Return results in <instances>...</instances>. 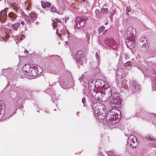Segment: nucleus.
<instances>
[{"instance_id":"21","label":"nucleus","mask_w":156,"mask_h":156,"mask_svg":"<svg viewBox=\"0 0 156 156\" xmlns=\"http://www.w3.org/2000/svg\"><path fill=\"white\" fill-rule=\"evenodd\" d=\"M96 85L91 86L90 87H88V93L89 94H91L92 95L96 91L95 89Z\"/></svg>"},{"instance_id":"13","label":"nucleus","mask_w":156,"mask_h":156,"mask_svg":"<svg viewBox=\"0 0 156 156\" xmlns=\"http://www.w3.org/2000/svg\"><path fill=\"white\" fill-rule=\"evenodd\" d=\"M128 139L131 140L132 142H131L130 145L133 148L136 147V144H135L136 143L135 140L136 141V138L133 136H130L128 138Z\"/></svg>"},{"instance_id":"54","label":"nucleus","mask_w":156,"mask_h":156,"mask_svg":"<svg viewBox=\"0 0 156 156\" xmlns=\"http://www.w3.org/2000/svg\"><path fill=\"white\" fill-rule=\"evenodd\" d=\"M80 113V112H76V115L79 116V114Z\"/></svg>"},{"instance_id":"16","label":"nucleus","mask_w":156,"mask_h":156,"mask_svg":"<svg viewBox=\"0 0 156 156\" xmlns=\"http://www.w3.org/2000/svg\"><path fill=\"white\" fill-rule=\"evenodd\" d=\"M41 3L42 7L45 9L46 8L50 7L51 6V3L48 2H45L42 1H41Z\"/></svg>"},{"instance_id":"7","label":"nucleus","mask_w":156,"mask_h":156,"mask_svg":"<svg viewBox=\"0 0 156 156\" xmlns=\"http://www.w3.org/2000/svg\"><path fill=\"white\" fill-rule=\"evenodd\" d=\"M42 70V68L40 66H38L37 67H35L34 69L31 68L30 72L28 75L30 76H35L41 74Z\"/></svg>"},{"instance_id":"2","label":"nucleus","mask_w":156,"mask_h":156,"mask_svg":"<svg viewBox=\"0 0 156 156\" xmlns=\"http://www.w3.org/2000/svg\"><path fill=\"white\" fill-rule=\"evenodd\" d=\"M108 91L107 96L108 99L110 98V105L112 108H119L121 105L120 97L118 94L112 93L111 90L110 89Z\"/></svg>"},{"instance_id":"28","label":"nucleus","mask_w":156,"mask_h":156,"mask_svg":"<svg viewBox=\"0 0 156 156\" xmlns=\"http://www.w3.org/2000/svg\"><path fill=\"white\" fill-rule=\"evenodd\" d=\"M30 16L31 18H32L35 20L37 17V15H36L35 13L32 12L30 13Z\"/></svg>"},{"instance_id":"14","label":"nucleus","mask_w":156,"mask_h":156,"mask_svg":"<svg viewBox=\"0 0 156 156\" xmlns=\"http://www.w3.org/2000/svg\"><path fill=\"white\" fill-rule=\"evenodd\" d=\"M5 104L3 101H0V115H1L2 116L5 112Z\"/></svg>"},{"instance_id":"38","label":"nucleus","mask_w":156,"mask_h":156,"mask_svg":"<svg viewBox=\"0 0 156 156\" xmlns=\"http://www.w3.org/2000/svg\"><path fill=\"white\" fill-rule=\"evenodd\" d=\"M85 77L84 75L82 74L81 76L79 78V80L80 81L82 82L83 81V79Z\"/></svg>"},{"instance_id":"31","label":"nucleus","mask_w":156,"mask_h":156,"mask_svg":"<svg viewBox=\"0 0 156 156\" xmlns=\"http://www.w3.org/2000/svg\"><path fill=\"white\" fill-rule=\"evenodd\" d=\"M151 72L153 76H151V75H150V76L149 77L151 78V79L153 80L152 78V77H155V78L156 77V75H155V71L154 69H152L151 70Z\"/></svg>"},{"instance_id":"9","label":"nucleus","mask_w":156,"mask_h":156,"mask_svg":"<svg viewBox=\"0 0 156 156\" xmlns=\"http://www.w3.org/2000/svg\"><path fill=\"white\" fill-rule=\"evenodd\" d=\"M84 54L83 52L81 50H79L77 52L76 55V61H81V60L84 58Z\"/></svg>"},{"instance_id":"15","label":"nucleus","mask_w":156,"mask_h":156,"mask_svg":"<svg viewBox=\"0 0 156 156\" xmlns=\"http://www.w3.org/2000/svg\"><path fill=\"white\" fill-rule=\"evenodd\" d=\"M128 41L126 42L127 47L130 49L132 48L135 46V40H133V41L130 40H128Z\"/></svg>"},{"instance_id":"48","label":"nucleus","mask_w":156,"mask_h":156,"mask_svg":"<svg viewBox=\"0 0 156 156\" xmlns=\"http://www.w3.org/2000/svg\"><path fill=\"white\" fill-rule=\"evenodd\" d=\"M55 20H56V22H59L60 23H61V22L60 20H58L57 18H55Z\"/></svg>"},{"instance_id":"19","label":"nucleus","mask_w":156,"mask_h":156,"mask_svg":"<svg viewBox=\"0 0 156 156\" xmlns=\"http://www.w3.org/2000/svg\"><path fill=\"white\" fill-rule=\"evenodd\" d=\"M131 30H133V28L130 27L128 28L126 30V33L127 35V38L128 37H131L133 36L134 35H133V33H132L133 32H132Z\"/></svg>"},{"instance_id":"27","label":"nucleus","mask_w":156,"mask_h":156,"mask_svg":"<svg viewBox=\"0 0 156 156\" xmlns=\"http://www.w3.org/2000/svg\"><path fill=\"white\" fill-rule=\"evenodd\" d=\"M105 28V27L103 26L99 27L98 29V33L100 34L102 33L104 30Z\"/></svg>"},{"instance_id":"52","label":"nucleus","mask_w":156,"mask_h":156,"mask_svg":"<svg viewBox=\"0 0 156 156\" xmlns=\"http://www.w3.org/2000/svg\"><path fill=\"white\" fill-rule=\"evenodd\" d=\"M24 53H28V51L27 50H26V49H25L24 50Z\"/></svg>"},{"instance_id":"5","label":"nucleus","mask_w":156,"mask_h":156,"mask_svg":"<svg viewBox=\"0 0 156 156\" xmlns=\"http://www.w3.org/2000/svg\"><path fill=\"white\" fill-rule=\"evenodd\" d=\"M108 91H106L104 93H103L102 91L96 90L95 92L92 95L94 98L95 99L100 100L104 96L106 97L108 95Z\"/></svg>"},{"instance_id":"60","label":"nucleus","mask_w":156,"mask_h":156,"mask_svg":"<svg viewBox=\"0 0 156 156\" xmlns=\"http://www.w3.org/2000/svg\"><path fill=\"white\" fill-rule=\"evenodd\" d=\"M67 19H66L65 20V22L66 23V20Z\"/></svg>"},{"instance_id":"37","label":"nucleus","mask_w":156,"mask_h":156,"mask_svg":"<svg viewBox=\"0 0 156 156\" xmlns=\"http://www.w3.org/2000/svg\"><path fill=\"white\" fill-rule=\"evenodd\" d=\"M66 32L68 35V36H67L68 38H71L72 37V34H70L69 32L67 29H66Z\"/></svg>"},{"instance_id":"29","label":"nucleus","mask_w":156,"mask_h":156,"mask_svg":"<svg viewBox=\"0 0 156 156\" xmlns=\"http://www.w3.org/2000/svg\"><path fill=\"white\" fill-rule=\"evenodd\" d=\"M143 115H144V117L145 118L148 119V115H154V114L153 113H148L147 112H144L143 113Z\"/></svg>"},{"instance_id":"35","label":"nucleus","mask_w":156,"mask_h":156,"mask_svg":"<svg viewBox=\"0 0 156 156\" xmlns=\"http://www.w3.org/2000/svg\"><path fill=\"white\" fill-rule=\"evenodd\" d=\"M117 44L116 43V44H112V45L110 47H111L113 49H116L117 48Z\"/></svg>"},{"instance_id":"36","label":"nucleus","mask_w":156,"mask_h":156,"mask_svg":"<svg viewBox=\"0 0 156 156\" xmlns=\"http://www.w3.org/2000/svg\"><path fill=\"white\" fill-rule=\"evenodd\" d=\"M20 24L18 23H15V24L13 25V27L14 28H17L20 26Z\"/></svg>"},{"instance_id":"4","label":"nucleus","mask_w":156,"mask_h":156,"mask_svg":"<svg viewBox=\"0 0 156 156\" xmlns=\"http://www.w3.org/2000/svg\"><path fill=\"white\" fill-rule=\"evenodd\" d=\"M88 19L85 16L77 17L76 20V27L78 28H83L85 25L86 20Z\"/></svg>"},{"instance_id":"39","label":"nucleus","mask_w":156,"mask_h":156,"mask_svg":"<svg viewBox=\"0 0 156 156\" xmlns=\"http://www.w3.org/2000/svg\"><path fill=\"white\" fill-rule=\"evenodd\" d=\"M101 11L103 12H105L106 13L108 11V9L107 8H102L101 9Z\"/></svg>"},{"instance_id":"8","label":"nucleus","mask_w":156,"mask_h":156,"mask_svg":"<svg viewBox=\"0 0 156 156\" xmlns=\"http://www.w3.org/2000/svg\"><path fill=\"white\" fill-rule=\"evenodd\" d=\"M94 98L90 99L89 100V103L92 107L93 111H94V110L96 109L98 107H99L98 106L97 101Z\"/></svg>"},{"instance_id":"40","label":"nucleus","mask_w":156,"mask_h":156,"mask_svg":"<svg viewBox=\"0 0 156 156\" xmlns=\"http://www.w3.org/2000/svg\"><path fill=\"white\" fill-rule=\"evenodd\" d=\"M86 37L88 39V40H89L90 38V34L88 33H87L86 34Z\"/></svg>"},{"instance_id":"51","label":"nucleus","mask_w":156,"mask_h":156,"mask_svg":"<svg viewBox=\"0 0 156 156\" xmlns=\"http://www.w3.org/2000/svg\"><path fill=\"white\" fill-rule=\"evenodd\" d=\"M113 16H112L111 15V14H110V18L112 20L113 19Z\"/></svg>"},{"instance_id":"32","label":"nucleus","mask_w":156,"mask_h":156,"mask_svg":"<svg viewBox=\"0 0 156 156\" xmlns=\"http://www.w3.org/2000/svg\"><path fill=\"white\" fill-rule=\"evenodd\" d=\"M108 155L109 156H117V155H115L114 152L112 151H109L108 152Z\"/></svg>"},{"instance_id":"56","label":"nucleus","mask_w":156,"mask_h":156,"mask_svg":"<svg viewBox=\"0 0 156 156\" xmlns=\"http://www.w3.org/2000/svg\"><path fill=\"white\" fill-rule=\"evenodd\" d=\"M127 58H128V56L127 55L126 56L125 55V59H126Z\"/></svg>"},{"instance_id":"64","label":"nucleus","mask_w":156,"mask_h":156,"mask_svg":"<svg viewBox=\"0 0 156 156\" xmlns=\"http://www.w3.org/2000/svg\"><path fill=\"white\" fill-rule=\"evenodd\" d=\"M156 115V116H155V118H156V115Z\"/></svg>"},{"instance_id":"3","label":"nucleus","mask_w":156,"mask_h":156,"mask_svg":"<svg viewBox=\"0 0 156 156\" xmlns=\"http://www.w3.org/2000/svg\"><path fill=\"white\" fill-rule=\"evenodd\" d=\"M101 108V106L98 107L95 110L93 111L94 114V116L98 119H104L105 118L106 112L104 110V108Z\"/></svg>"},{"instance_id":"62","label":"nucleus","mask_w":156,"mask_h":156,"mask_svg":"<svg viewBox=\"0 0 156 156\" xmlns=\"http://www.w3.org/2000/svg\"><path fill=\"white\" fill-rule=\"evenodd\" d=\"M127 13V15H129V14L128 13Z\"/></svg>"},{"instance_id":"45","label":"nucleus","mask_w":156,"mask_h":156,"mask_svg":"<svg viewBox=\"0 0 156 156\" xmlns=\"http://www.w3.org/2000/svg\"><path fill=\"white\" fill-rule=\"evenodd\" d=\"M99 10L98 9H96L95 11V13L96 15H98L99 13Z\"/></svg>"},{"instance_id":"26","label":"nucleus","mask_w":156,"mask_h":156,"mask_svg":"<svg viewBox=\"0 0 156 156\" xmlns=\"http://www.w3.org/2000/svg\"><path fill=\"white\" fill-rule=\"evenodd\" d=\"M154 80H153L152 83V89L153 90H155L156 89V81L155 80V78L154 79Z\"/></svg>"},{"instance_id":"23","label":"nucleus","mask_w":156,"mask_h":156,"mask_svg":"<svg viewBox=\"0 0 156 156\" xmlns=\"http://www.w3.org/2000/svg\"><path fill=\"white\" fill-rule=\"evenodd\" d=\"M145 76H147V77H149L150 75L148 74V68L145 66L143 68V70H141Z\"/></svg>"},{"instance_id":"42","label":"nucleus","mask_w":156,"mask_h":156,"mask_svg":"<svg viewBox=\"0 0 156 156\" xmlns=\"http://www.w3.org/2000/svg\"><path fill=\"white\" fill-rule=\"evenodd\" d=\"M116 12V10H113L111 12V15L112 16H113L114 14H115Z\"/></svg>"},{"instance_id":"12","label":"nucleus","mask_w":156,"mask_h":156,"mask_svg":"<svg viewBox=\"0 0 156 156\" xmlns=\"http://www.w3.org/2000/svg\"><path fill=\"white\" fill-rule=\"evenodd\" d=\"M8 9L6 8L5 9L2 10L0 12V18L3 19L4 20H6V19L7 12Z\"/></svg>"},{"instance_id":"10","label":"nucleus","mask_w":156,"mask_h":156,"mask_svg":"<svg viewBox=\"0 0 156 156\" xmlns=\"http://www.w3.org/2000/svg\"><path fill=\"white\" fill-rule=\"evenodd\" d=\"M105 43L107 47H110L112 44H116V42L112 38H107L105 40Z\"/></svg>"},{"instance_id":"46","label":"nucleus","mask_w":156,"mask_h":156,"mask_svg":"<svg viewBox=\"0 0 156 156\" xmlns=\"http://www.w3.org/2000/svg\"><path fill=\"white\" fill-rule=\"evenodd\" d=\"M30 22H29V23H33L34 22V21L35 20V19H34L32 18H31V19H30Z\"/></svg>"},{"instance_id":"6","label":"nucleus","mask_w":156,"mask_h":156,"mask_svg":"<svg viewBox=\"0 0 156 156\" xmlns=\"http://www.w3.org/2000/svg\"><path fill=\"white\" fill-rule=\"evenodd\" d=\"M129 87L133 93L138 92L140 90V86L137 82L134 80H132L129 82Z\"/></svg>"},{"instance_id":"55","label":"nucleus","mask_w":156,"mask_h":156,"mask_svg":"<svg viewBox=\"0 0 156 156\" xmlns=\"http://www.w3.org/2000/svg\"><path fill=\"white\" fill-rule=\"evenodd\" d=\"M58 30L57 29L56 31V33L57 34H58Z\"/></svg>"},{"instance_id":"20","label":"nucleus","mask_w":156,"mask_h":156,"mask_svg":"<svg viewBox=\"0 0 156 156\" xmlns=\"http://www.w3.org/2000/svg\"><path fill=\"white\" fill-rule=\"evenodd\" d=\"M96 84L98 87H103L105 85L104 81L101 80H97L96 82Z\"/></svg>"},{"instance_id":"17","label":"nucleus","mask_w":156,"mask_h":156,"mask_svg":"<svg viewBox=\"0 0 156 156\" xmlns=\"http://www.w3.org/2000/svg\"><path fill=\"white\" fill-rule=\"evenodd\" d=\"M142 44V46H140L139 47H138L140 50L144 52H147L148 48L147 44L146 43H144Z\"/></svg>"},{"instance_id":"47","label":"nucleus","mask_w":156,"mask_h":156,"mask_svg":"<svg viewBox=\"0 0 156 156\" xmlns=\"http://www.w3.org/2000/svg\"><path fill=\"white\" fill-rule=\"evenodd\" d=\"M152 146L153 147L156 148V143H154L152 144Z\"/></svg>"},{"instance_id":"33","label":"nucleus","mask_w":156,"mask_h":156,"mask_svg":"<svg viewBox=\"0 0 156 156\" xmlns=\"http://www.w3.org/2000/svg\"><path fill=\"white\" fill-rule=\"evenodd\" d=\"M96 83H93V81L92 80H89L88 82V87H90L91 86H94L96 85Z\"/></svg>"},{"instance_id":"57","label":"nucleus","mask_w":156,"mask_h":156,"mask_svg":"<svg viewBox=\"0 0 156 156\" xmlns=\"http://www.w3.org/2000/svg\"><path fill=\"white\" fill-rule=\"evenodd\" d=\"M108 22H106L105 23V25H106L108 24Z\"/></svg>"},{"instance_id":"44","label":"nucleus","mask_w":156,"mask_h":156,"mask_svg":"<svg viewBox=\"0 0 156 156\" xmlns=\"http://www.w3.org/2000/svg\"><path fill=\"white\" fill-rule=\"evenodd\" d=\"M26 20L27 21L28 23L30 22V19L28 16L26 17Z\"/></svg>"},{"instance_id":"18","label":"nucleus","mask_w":156,"mask_h":156,"mask_svg":"<svg viewBox=\"0 0 156 156\" xmlns=\"http://www.w3.org/2000/svg\"><path fill=\"white\" fill-rule=\"evenodd\" d=\"M8 16L10 18L12 21H13L15 20L17 16L16 13L13 12H10L8 13Z\"/></svg>"},{"instance_id":"25","label":"nucleus","mask_w":156,"mask_h":156,"mask_svg":"<svg viewBox=\"0 0 156 156\" xmlns=\"http://www.w3.org/2000/svg\"><path fill=\"white\" fill-rule=\"evenodd\" d=\"M51 6L50 9H46L47 10L50 11V12H56V9L55 6L53 5H52Z\"/></svg>"},{"instance_id":"24","label":"nucleus","mask_w":156,"mask_h":156,"mask_svg":"<svg viewBox=\"0 0 156 156\" xmlns=\"http://www.w3.org/2000/svg\"><path fill=\"white\" fill-rule=\"evenodd\" d=\"M129 81L126 80H124L122 81L121 83V85L122 86V87H124L125 88L127 87H128V84L129 85Z\"/></svg>"},{"instance_id":"11","label":"nucleus","mask_w":156,"mask_h":156,"mask_svg":"<svg viewBox=\"0 0 156 156\" xmlns=\"http://www.w3.org/2000/svg\"><path fill=\"white\" fill-rule=\"evenodd\" d=\"M31 66L30 65H25L23 67V72L25 74H29L30 72Z\"/></svg>"},{"instance_id":"50","label":"nucleus","mask_w":156,"mask_h":156,"mask_svg":"<svg viewBox=\"0 0 156 156\" xmlns=\"http://www.w3.org/2000/svg\"><path fill=\"white\" fill-rule=\"evenodd\" d=\"M50 57H58V55H53L50 56Z\"/></svg>"},{"instance_id":"43","label":"nucleus","mask_w":156,"mask_h":156,"mask_svg":"<svg viewBox=\"0 0 156 156\" xmlns=\"http://www.w3.org/2000/svg\"><path fill=\"white\" fill-rule=\"evenodd\" d=\"M130 63V61H128L126 62L125 63L124 66H128L129 65Z\"/></svg>"},{"instance_id":"1","label":"nucleus","mask_w":156,"mask_h":156,"mask_svg":"<svg viewBox=\"0 0 156 156\" xmlns=\"http://www.w3.org/2000/svg\"><path fill=\"white\" fill-rule=\"evenodd\" d=\"M121 112L118 109L112 108L109 110L105 115L106 121L110 124L118 122L121 118Z\"/></svg>"},{"instance_id":"58","label":"nucleus","mask_w":156,"mask_h":156,"mask_svg":"<svg viewBox=\"0 0 156 156\" xmlns=\"http://www.w3.org/2000/svg\"><path fill=\"white\" fill-rule=\"evenodd\" d=\"M53 24H54V23H52V25H53V28H54L53 29H54V26Z\"/></svg>"},{"instance_id":"30","label":"nucleus","mask_w":156,"mask_h":156,"mask_svg":"<svg viewBox=\"0 0 156 156\" xmlns=\"http://www.w3.org/2000/svg\"><path fill=\"white\" fill-rule=\"evenodd\" d=\"M82 103L83 104V107H86L87 105L86 102V99L85 97H83L82 100Z\"/></svg>"},{"instance_id":"49","label":"nucleus","mask_w":156,"mask_h":156,"mask_svg":"<svg viewBox=\"0 0 156 156\" xmlns=\"http://www.w3.org/2000/svg\"><path fill=\"white\" fill-rule=\"evenodd\" d=\"M21 23L22 24V25H24V24H25V23H24V22L23 21H21Z\"/></svg>"},{"instance_id":"41","label":"nucleus","mask_w":156,"mask_h":156,"mask_svg":"<svg viewBox=\"0 0 156 156\" xmlns=\"http://www.w3.org/2000/svg\"><path fill=\"white\" fill-rule=\"evenodd\" d=\"M131 9L129 6H127L126 7V11L127 12H129L130 11Z\"/></svg>"},{"instance_id":"34","label":"nucleus","mask_w":156,"mask_h":156,"mask_svg":"<svg viewBox=\"0 0 156 156\" xmlns=\"http://www.w3.org/2000/svg\"><path fill=\"white\" fill-rule=\"evenodd\" d=\"M146 140H148L149 141H151L152 140H155V139H154V138H152L151 137L149 136H146Z\"/></svg>"},{"instance_id":"61","label":"nucleus","mask_w":156,"mask_h":156,"mask_svg":"<svg viewBox=\"0 0 156 156\" xmlns=\"http://www.w3.org/2000/svg\"><path fill=\"white\" fill-rule=\"evenodd\" d=\"M65 43H66V44H67V41H66Z\"/></svg>"},{"instance_id":"59","label":"nucleus","mask_w":156,"mask_h":156,"mask_svg":"<svg viewBox=\"0 0 156 156\" xmlns=\"http://www.w3.org/2000/svg\"><path fill=\"white\" fill-rule=\"evenodd\" d=\"M83 2H85L86 1V0H82Z\"/></svg>"},{"instance_id":"22","label":"nucleus","mask_w":156,"mask_h":156,"mask_svg":"<svg viewBox=\"0 0 156 156\" xmlns=\"http://www.w3.org/2000/svg\"><path fill=\"white\" fill-rule=\"evenodd\" d=\"M10 6L17 13L18 10H19L17 4L13 3Z\"/></svg>"},{"instance_id":"53","label":"nucleus","mask_w":156,"mask_h":156,"mask_svg":"<svg viewBox=\"0 0 156 156\" xmlns=\"http://www.w3.org/2000/svg\"><path fill=\"white\" fill-rule=\"evenodd\" d=\"M154 115H148V118L151 117V116H154Z\"/></svg>"},{"instance_id":"63","label":"nucleus","mask_w":156,"mask_h":156,"mask_svg":"<svg viewBox=\"0 0 156 156\" xmlns=\"http://www.w3.org/2000/svg\"><path fill=\"white\" fill-rule=\"evenodd\" d=\"M81 64L82 65V62H81Z\"/></svg>"}]
</instances>
